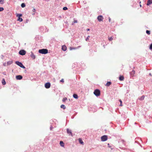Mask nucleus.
<instances>
[{
  "label": "nucleus",
  "instance_id": "f257e3e1",
  "mask_svg": "<svg viewBox=\"0 0 152 152\" xmlns=\"http://www.w3.org/2000/svg\"><path fill=\"white\" fill-rule=\"evenodd\" d=\"M39 52L42 54H46L48 53V50L47 49H43L39 50Z\"/></svg>",
  "mask_w": 152,
  "mask_h": 152
},
{
  "label": "nucleus",
  "instance_id": "f03ea898",
  "mask_svg": "<svg viewBox=\"0 0 152 152\" xmlns=\"http://www.w3.org/2000/svg\"><path fill=\"white\" fill-rule=\"evenodd\" d=\"M94 93L96 96H99L100 94V91L98 89H96L94 90Z\"/></svg>",
  "mask_w": 152,
  "mask_h": 152
},
{
  "label": "nucleus",
  "instance_id": "7ed1b4c3",
  "mask_svg": "<svg viewBox=\"0 0 152 152\" xmlns=\"http://www.w3.org/2000/svg\"><path fill=\"white\" fill-rule=\"evenodd\" d=\"M15 63L21 68H22L23 69L25 68V67L20 62L18 61H16L15 62Z\"/></svg>",
  "mask_w": 152,
  "mask_h": 152
},
{
  "label": "nucleus",
  "instance_id": "20e7f679",
  "mask_svg": "<svg viewBox=\"0 0 152 152\" xmlns=\"http://www.w3.org/2000/svg\"><path fill=\"white\" fill-rule=\"evenodd\" d=\"M101 140L102 141H104L107 140V136L106 135H104L101 137Z\"/></svg>",
  "mask_w": 152,
  "mask_h": 152
},
{
  "label": "nucleus",
  "instance_id": "39448f33",
  "mask_svg": "<svg viewBox=\"0 0 152 152\" xmlns=\"http://www.w3.org/2000/svg\"><path fill=\"white\" fill-rule=\"evenodd\" d=\"M22 16V15L21 14H17V16L18 17V21H19L20 22L23 21V19L20 18Z\"/></svg>",
  "mask_w": 152,
  "mask_h": 152
},
{
  "label": "nucleus",
  "instance_id": "423d86ee",
  "mask_svg": "<svg viewBox=\"0 0 152 152\" xmlns=\"http://www.w3.org/2000/svg\"><path fill=\"white\" fill-rule=\"evenodd\" d=\"M97 19L98 20L99 22H100L101 21H103V16L102 15H99V16L97 18Z\"/></svg>",
  "mask_w": 152,
  "mask_h": 152
},
{
  "label": "nucleus",
  "instance_id": "0eeeda50",
  "mask_svg": "<svg viewBox=\"0 0 152 152\" xmlns=\"http://www.w3.org/2000/svg\"><path fill=\"white\" fill-rule=\"evenodd\" d=\"M19 54L21 55H24L26 54V52L24 50H21L19 51Z\"/></svg>",
  "mask_w": 152,
  "mask_h": 152
},
{
  "label": "nucleus",
  "instance_id": "6e6552de",
  "mask_svg": "<svg viewBox=\"0 0 152 152\" xmlns=\"http://www.w3.org/2000/svg\"><path fill=\"white\" fill-rule=\"evenodd\" d=\"M50 83H47L45 84V87L46 88H50Z\"/></svg>",
  "mask_w": 152,
  "mask_h": 152
},
{
  "label": "nucleus",
  "instance_id": "1a4fd4ad",
  "mask_svg": "<svg viewBox=\"0 0 152 152\" xmlns=\"http://www.w3.org/2000/svg\"><path fill=\"white\" fill-rule=\"evenodd\" d=\"M67 132V134H69V135H71L72 136V134L71 131L68 129H67L66 130Z\"/></svg>",
  "mask_w": 152,
  "mask_h": 152
},
{
  "label": "nucleus",
  "instance_id": "9d476101",
  "mask_svg": "<svg viewBox=\"0 0 152 152\" xmlns=\"http://www.w3.org/2000/svg\"><path fill=\"white\" fill-rule=\"evenodd\" d=\"M22 78V76L20 75H17L16 77V78L17 80H21Z\"/></svg>",
  "mask_w": 152,
  "mask_h": 152
},
{
  "label": "nucleus",
  "instance_id": "9b49d317",
  "mask_svg": "<svg viewBox=\"0 0 152 152\" xmlns=\"http://www.w3.org/2000/svg\"><path fill=\"white\" fill-rule=\"evenodd\" d=\"M66 47L65 45H63L62 47V50L64 51H65L66 50Z\"/></svg>",
  "mask_w": 152,
  "mask_h": 152
},
{
  "label": "nucleus",
  "instance_id": "f8f14e48",
  "mask_svg": "<svg viewBox=\"0 0 152 152\" xmlns=\"http://www.w3.org/2000/svg\"><path fill=\"white\" fill-rule=\"evenodd\" d=\"M31 57L33 59H34L36 58L35 55L32 52L31 53Z\"/></svg>",
  "mask_w": 152,
  "mask_h": 152
},
{
  "label": "nucleus",
  "instance_id": "ddd939ff",
  "mask_svg": "<svg viewBox=\"0 0 152 152\" xmlns=\"http://www.w3.org/2000/svg\"><path fill=\"white\" fill-rule=\"evenodd\" d=\"M151 4H152V0H148L147 5H149Z\"/></svg>",
  "mask_w": 152,
  "mask_h": 152
},
{
  "label": "nucleus",
  "instance_id": "4468645a",
  "mask_svg": "<svg viewBox=\"0 0 152 152\" xmlns=\"http://www.w3.org/2000/svg\"><path fill=\"white\" fill-rule=\"evenodd\" d=\"M13 62V61H9L7 62V65H10L11 64H12Z\"/></svg>",
  "mask_w": 152,
  "mask_h": 152
},
{
  "label": "nucleus",
  "instance_id": "2eb2a0df",
  "mask_svg": "<svg viewBox=\"0 0 152 152\" xmlns=\"http://www.w3.org/2000/svg\"><path fill=\"white\" fill-rule=\"evenodd\" d=\"M124 79V77L122 76H121L119 77V80L121 81L123 80Z\"/></svg>",
  "mask_w": 152,
  "mask_h": 152
},
{
  "label": "nucleus",
  "instance_id": "dca6fc26",
  "mask_svg": "<svg viewBox=\"0 0 152 152\" xmlns=\"http://www.w3.org/2000/svg\"><path fill=\"white\" fill-rule=\"evenodd\" d=\"M78 140L80 143L82 145L84 144V142L81 138H79Z\"/></svg>",
  "mask_w": 152,
  "mask_h": 152
},
{
  "label": "nucleus",
  "instance_id": "f3484780",
  "mask_svg": "<svg viewBox=\"0 0 152 152\" xmlns=\"http://www.w3.org/2000/svg\"><path fill=\"white\" fill-rule=\"evenodd\" d=\"M135 73V71L134 70H132V72L130 73L131 75L132 76H134Z\"/></svg>",
  "mask_w": 152,
  "mask_h": 152
},
{
  "label": "nucleus",
  "instance_id": "a211bd4d",
  "mask_svg": "<svg viewBox=\"0 0 152 152\" xmlns=\"http://www.w3.org/2000/svg\"><path fill=\"white\" fill-rule=\"evenodd\" d=\"M111 84V83L110 82H108L105 85V86H110Z\"/></svg>",
  "mask_w": 152,
  "mask_h": 152
},
{
  "label": "nucleus",
  "instance_id": "6ab92c4d",
  "mask_svg": "<svg viewBox=\"0 0 152 152\" xmlns=\"http://www.w3.org/2000/svg\"><path fill=\"white\" fill-rule=\"evenodd\" d=\"M60 145L61 146H62V147H64V143L63 142V141H61L60 142Z\"/></svg>",
  "mask_w": 152,
  "mask_h": 152
},
{
  "label": "nucleus",
  "instance_id": "aec40b11",
  "mask_svg": "<svg viewBox=\"0 0 152 152\" xmlns=\"http://www.w3.org/2000/svg\"><path fill=\"white\" fill-rule=\"evenodd\" d=\"M2 83L3 85H5L6 84V83L5 81V80L4 79H3L2 80Z\"/></svg>",
  "mask_w": 152,
  "mask_h": 152
},
{
  "label": "nucleus",
  "instance_id": "412c9836",
  "mask_svg": "<svg viewBox=\"0 0 152 152\" xmlns=\"http://www.w3.org/2000/svg\"><path fill=\"white\" fill-rule=\"evenodd\" d=\"M61 108L65 109L66 108L64 104H62L61 106Z\"/></svg>",
  "mask_w": 152,
  "mask_h": 152
},
{
  "label": "nucleus",
  "instance_id": "4be33fe9",
  "mask_svg": "<svg viewBox=\"0 0 152 152\" xmlns=\"http://www.w3.org/2000/svg\"><path fill=\"white\" fill-rule=\"evenodd\" d=\"M73 97L75 99H77L78 98V96L76 94H74L73 95Z\"/></svg>",
  "mask_w": 152,
  "mask_h": 152
},
{
  "label": "nucleus",
  "instance_id": "5701e85b",
  "mask_svg": "<svg viewBox=\"0 0 152 152\" xmlns=\"http://www.w3.org/2000/svg\"><path fill=\"white\" fill-rule=\"evenodd\" d=\"M32 11H33V12H32L33 13H32V14L34 15L35 13V11H36L35 9L34 8H33V10Z\"/></svg>",
  "mask_w": 152,
  "mask_h": 152
},
{
  "label": "nucleus",
  "instance_id": "b1692460",
  "mask_svg": "<svg viewBox=\"0 0 152 152\" xmlns=\"http://www.w3.org/2000/svg\"><path fill=\"white\" fill-rule=\"evenodd\" d=\"M113 39V38H112V37H108V40L110 41H112Z\"/></svg>",
  "mask_w": 152,
  "mask_h": 152
},
{
  "label": "nucleus",
  "instance_id": "393cba45",
  "mask_svg": "<svg viewBox=\"0 0 152 152\" xmlns=\"http://www.w3.org/2000/svg\"><path fill=\"white\" fill-rule=\"evenodd\" d=\"M26 5L24 3H23L21 4V6L23 8L25 7Z\"/></svg>",
  "mask_w": 152,
  "mask_h": 152
},
{
  "label": "nucleus",
  "instance_id": "a878e982",
  "mask_svg": "<svg viewBox=\"0 0 152 152\" xmlns=\"http://www.w3.org/2000/svg\"><path fill=\"white\" fill-rule=\"evenodd\" d=\"M69 49L70 50H72L76 49H77V48H72V47H70Z\"/></svg>",
  "mask_w": 152,
  "mask_h": 152
},
{
  "label": "nucleus",
  "instance_id": "bb28decb",
  "mask_svg": "<svg viewBox=\"0 0 152 152\" xmlns=\"http://www.w3.org/2000/svg\"><path fill=\"white\" fill-rule=\"evenodd\" d=\"M146 33L148 34H150V31L149 30H147L146 31Z\"/></svg>",
  "mask_w": 152,
  "mask_h": 152
},
{
  "label": "nucleus",
  "instance_id": "cd10ccee",
  "mask_svg": "<svg viewBox=\"0 0 152 152\" xmlns=\"http://www.w3.org/2000/svg\"><path fill=\"white\" fill-rule=\"evenodd\" d=\"M4 3V0H0V4H3Z\"/></svg>",
  "mask_w": 152,
  "mask_h": 152
},
{
  "label": "nucleus",
  "instance_id": "c85d7f7f",
  "mask_svg": "<svg viewBox=\"0 0 152 152\" xmlns=\"http://www.w3.org/2000/svg\"><path fill=\"white\" fill-rule=\"evenodd\" d=\"M67 99V98L66 97L62 99V101L63 102H64Z\"/></svg>",
  "mask_w": 152,
  "mask_h": 152
},
{
  "label": "nucleus",
  "instance_id": "c756f323",
  "mask_svg": "<svg viewBox=\"0 0 152 152\" xmlns=\"http://www.w3.org/2000/svg\"><path fill=\"white\" fill-rule=\"evenodd\" d=\"M119 101L121 103V104H120V105L121 106H122V102L121 100V99H120L119 100Z\"/></svg>",
  "mask_w": 152,
  "mask_h": 152
},
{
  "label": "nucleus",
  "instance_id": "7c9ffc66",
  "mask_svg": "<svg viewBox=\"0 0 152 152\" xmlns=\"http://www.w3.org/2000/svg\"><path fill=\"white\" fill-rule=\"evenodd\" d=\"M77 23V20H74L72 23V24L73 25L75 23Z\"/></svg>",
  "mask_w": 152,
  "mask_h": 152
},
{
  "label": "nucleus",
  "instance_id": "2f4dec72",
  "mask_svg": "<svg viewBox=\"0 0 152 152\" xmlns=\"http://www.w3.org/2000/svg\"><path fill=\"white\" fill-rule=\"evenodd\" d=\"M89 37H90V36H88V37L86 38V41H87V40H89Z\"/></svg>",
  "mask_w": 152,
  "mask_h": 152
},
{
  "label": "nucleus",
  "instance_id": "473e14b6",
  "mask_svg": "<svg viewBox=\"0 0 152 152\" xmlns=\"http://www.w3.org/2000/svg\"><path fill=\"white\" fill-rule=\"evenodd\" d=\"M4 10L3 8L0 7V12L3 11Z\"/></svg>",
  "mask_w": 152,
  "mask_h": 152
},
{
  "label": "nucleus",
  "instance_id": "72a5a7b5",
  "mask_svg": "<svg viewBox=\"0 0 152 152\" xmlns=\"http://www.w3.org/2000/svg\"><path fill=\"white\" fill-rule=\"evenodd\" d=\"M67 8L66 7H64L63 8V10H67Z\"/></svg>",
  "mask_w": 152,
  "mask_h": 152
},
{
  "label": "nucleus",
  "instance_id": "f704fd0d",
  "mask_svg": "<svg viewBox=\"0 0 152 152\" xmlns=\"http://www.w3.org/2000/svg\"><path fill=\"white\" fill-rule=\"evenodd\" d=\"M150 49L151 50H152V43L150 45Z\"/></svg>",
  "mask_w": 152,
  "mask_h": 152
},
{
  "label": "nucleus",
  "instance_id": "c9c22d12",
  "mask_svg": "<svg viewBox=\"0 0 152 152\" xmlns=\"http://www.w3.org/2000/svg\"><path fill=\"white\" fill-rule=\"evenodd\" d=\"M144 97H145L144 96H142L140 99L141 100L143 99L144 98Z\"/></svg>",
  "mask_w": 152,
  "mask_h": 152
},
{
  "label": "nucleus",
  "instance_id": "e433bc0d",
  "mask_svg": "<svg viewBox=\"0 0 152 152\" xmlns=\"http://www.w3.org/2000/svg\"><path fill=\"white\" fill-rule=\"evenodd\" d=\"M60 81L61 82H64V80L63 79H62L61 80H60Z\"/></svg>",
  "mask_w": 152,
  "mask_h": 152
},
{
  "label": "nucleus",
  "instance_id": "4c0bfd02",
  "mask_svg": "<svg viewBox=\"0 0 152 152\" xmlns=\"http://www.w3.org/2000/svg\"><path fill=\"white\" fill-rule=\"evenodd\" d=\"M110 20H111V19L110 18H109V21L110 22Z\"/></svg>",
  "mask_w": 152,
  "mask_h": 152
},
{
  "label": "nucleus",
  "instance_id": "58836bf2",
  "mask_svg": "<svg viewBox=\"0 0 152 152\" xmlns=\"http://www.w3.org/2000/svg\"><path fill=\"white\" fill-rule=\"evenodd\" d=\"M86 30L87 31H89L90 30V29L89 28H87L86 29Z\"/></svg>",
  "mask_w": 152,
  "mask_h": 152
},
{
  "label": "nucleus",
  "instance_id": "ea45409f",
  "mask_svg": "<svg viewBox=\"0 0 152 152\" xmlns=\"http://www.w3.org/2000/svg\"><path fill=\"white\" fill-rule=\"evenodd\" d=\"M4 66H6V63H5V64H4Z\"/></svg>",
  "mask_w": 152,
  "mask_h": 152
},
{
  "label": "nucleus",
  "instance_id": "a19ab883",
  "mask_svg": "<svg viewBox=\"0 0 152 152\" xmlns=\"http://www.w3.org/2000/svg\"><path fill=\"white\" fill-rule=\"evenodd\" d=\"M149 75H151V73L149 74Z\"/></svg>",
  "mask_w": 152,
  "mask_h": 152
},
{
  "label": "nucleus",
  "instance_id": "79ce46f5",
  "mask_svg": "<svg viewBox=\"0 0 152 152\" xmlns=\"http://www.w3.org/2000/svg\"><path fill=\"white\" fill-rule=\"evenodd\" d=\"M140 7H141V5H140Z\"/></svg>",
  "mask_w": 152,
  "mask_h": 152
}]
</instances>
